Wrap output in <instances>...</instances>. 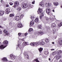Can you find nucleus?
Masks as SVG:
<instances>
[{
	"instance_id": "nucleus-44",
	"label": "nucleus",
	"mask_w": 62,
	"mask_h": 62,
	"mask_svg": "<svg viewBox=\"0 0 62 62\" xmlns=\"http://www.w3.org/2000/svg\"><path fill=\"white\" fill-rule=\"evenodd\" d=\"M6 7H8L9 6V5L8 4H7L6 5Z\"/></svg>"
},
{
	"instance_id": "nucleus-18",
	"label": "nucleus",
	"mask_w": 62,
	"mask_h": 62,
	"mask_svg": "<svg viewBox=\"0 0 62 62\" xmlns=\"http://www.w3.org/2000/svg\"><path fill=\"white\" fill-rule=\"evenodd\" d=\"M55 27V24L54 23H52L51 25V27L54 28Z\"/></svg>"
},
{
	"instance_id": "nucleus-21",
	"label": "nucleus",
	"mask_w": 62,
	"mask_h": 62,
	"mask_svg": "<svg viewBox=\"0 0 62 62\" xmlns=\"http://www.w3.org/2000/svg\"><path fill=\"white\" fill-rule=\"evenodd\" d=\"M2 60L5 61H8V60L6 57H4V58H3Z\"/></svg>"
},
{
	"instance_id": "nucleus-13",
	"label": "nucleus",
	"mask_w": 62,
	"mask_h": 62,
	"mask_svg": "<svg viewBox=\"0 0 62 62\" xmlns=\"http://www.w3.org/2000/svg\"><path fill=\"white\" fill-rule=\"evenodd\" d=\"M35 23H34V21L32 20L30 23V25L31 26H32L34 25V24Z\"/></svg>"
},
{
	"instance_id": "nucleus-42",
	"label": "nucleus",
	"mask_w": 62,
	"mask_h": 62,
	"mask_svg": "<svg viewBox=\"0 0 62 62\" xmlns=\"http://www.w3.org/2000/svg\"><path fill=\"white\" fill-rule=\"evenodd\" d=\"M21 46L19 44H18L17 45V46L16 47L17 48H18V47H20V46Z\"/></svg>"
},
{
	"instance_id": "nucleus-19",
	"label": "nucleus",
	"mask_w": 62,
	"mask_h": 62,
	"mask_svg": "<svg viewBox=\"0 0 62 62\" xmlns=\"http://www.w3.org/2000/svg\"><path fill=\"white\" fill-rule=\"evenodd\" d=\"M39 21V19L38 18H36L35 20V21L36 23H38Z\"/></svg>"
},
{
	"instance_id": "nucleus-45",
	"label": "nucleus",
	"mask_w": 62,
	"mask_h": 62,
	"mask_svg": "<svg viewBox=\"0 0 62 62\" xmlns=\"http://www.w3.org/2000/svg\"><path fill=\"white\" fill-rule=\"evenodd\" d=\"M46 19L47 21H48L49 20V18L48 17H46Z\"/></svg>"
},
{
	"instance_id": "nucleus-51",
	"label": "nucleus",
	"mask_w": 62,
	"mask_h": 62,
	"mask_svg": "<svg viewBox=\"0 0 62 62\" xmlns=\"http://www.w3.org/2000/svg\"><path fill=\"white\" fill-rule=\"evenodd\" d=\"M21 35V33H18V36H20V35Z\"/></svg>"
},
{
	"instance_id": "nucleus-58",
	"label": "nucleus",
	"mask_w": 62,
	"mask_h": 62,
	"mask_svg": "<svg viewBox=\"0 0 62 62\" xmlns=\"http://www.w3.org/2000/svg\"><path fill=\"white\" fill-rule=\"evenodd\" d=\"M27 58L28 59H29V57H27Z\"/></svg>"
},
{
	"instance_id": "nucleus-30",
	"label": "nucleus",
	"mask_w": 62,
	"mask_h": 62,
	"mask_svg": "<svg viewBox=\"0 0 62 62\" xmlns=\"http://www.w3.org/2000/svg\"><path fill=\"white\" fill-rule=\"evenodd\" d=\"M44 54H49V52L47 51H45L44 52Z\"/></svg>"
},
{
	"instance_id": "nucleus-53",
	"label": "nucleus",
	"mask_w": 62,
	"mask_h": 62,
	"mask_svg": "<svg viewBox=\"0 0 62 62\" xmlns=\"http://www.w3.org/2000/svg\"><path fill=\"white\" fill-rule=\"evenodd\" d=\"M40 19H41L42 18V16H40Z\"/></svg>"
},
{
	"instance_id": "nucleus-38",
	"label": "nucleus",
	"mask_w": 62,
	"mask_h": 62,
	"mask_svg": "<svg viewBox=\"0 0 62 62\" xmlns=\"http://www.w3.org/2000/svg\"><path fill=\"white\" fill-rule=\"evenodd\" d=\"M34 17L33 16H31V20H34Z\"/></svg>"
},
{
	"instance_id": "nucleus-64",
	"label": "nucleus",
	"mask_w": 62,
	"mask_h": 62,
	"mask_svg": "<svg viewBox=\"0 0 62 62\" xmlns=\"http://www.w3.org/2000/svg\"><path fill=\"white\" fill-rule=\"evenodd\" d=\"M8 34H6V35H8Z\"/></svg>"
},
{
	"instance_id": "nucleus-28",
	"label": "nucleus",
	"mask_w": 62,
	"mask_h": 62,
	"mask_svg": "<svg viewBox=\"0 0 62 62\" xmlns=\"http://www.w3.org/2000/svg\"><path fill=\"white\" fill-rule=\"evenodd\" d=\"M3 32L4 33H6V34H7V33H8V31L7 30L5 29L3 30Z\"/></svg>"
},
{
	"instance_id": "nucleus-9",
	"label": "nucleus",
	"mask_w": 62,
	"mask_h": 62,
	"mask_svg": "<svg viewBox=\"0 0 62 62\" xmlns=\"http://www.w3.org/2000/svg\"><path fill=\"white\" fill-rule=\"evenodd\" d=\"M6 46L3 47L4 45H1L0 46V49H1V50H2V49H4L5 47H7V45H6Z\"/></svg>"
},
{
	"instance_id": "nucleus-62",
	"label": "nucleus",
	"mask_w": 62,
	"mask_h": 62,
	"mask_svg": "<svg viewBox=\"0 0 62 62\" xmlns=\"http://www.w3.org/2000/svg\"><path fill=\"white\" fill-rule=\"evenodd\" d=\"M0 28H1V26H0Z\"/></svg>"
},
{
	"instance_id": "nucleus-2",
	"label": "nucleus",
	"mask_w": 62,
	"mask_h": 62,
	"mask_svg": "<svg viewBox=\"0 0 62 62\" xmlns=\"http://www.w3.org/2000/svg\"><path fill=\"white\" fill-rule=\"evenodd\" d=\"M22 8H25L28 7V4L26 3H23L22 4Z\"/></svg>"
},
{
	"instance_id": "nucleus-60",
	"label": "nucleus",
	"mask_w": 62,
	"mask_h": 62,
	"mask_svg": "<svg viewBox=\"0 0 62 62\" xmlns=\"http://www.w3.org/2000/svg\"><path fill=\"white\" fill-rule=\"evenodd\" d=\"M61 8H62V6H61Z\"/></svg>"
},
{
	"instance_id": "nucleus-6",
	"label": "nucleus",
	"mask_w": 62,
	"mask_h": 62,
	"mask_svg": "<svg viewBox=\"0 0 62 62\" xmlns=\"http://www.w3.org/2000/svg\"><path fill=\"white\" fill-rule=\"evenodd\" d=\"M42 8H39L38 11H37L38 14H40L42 12Z\"/></svg>"
},
{
	"instance_id": "nucleus-31",
	"label": "nucleus",
	"mask_w": 62,
	"mask_h": 62,
	"mask_svg": "<svg viewBox=\"0 0 62 62\" xmlns=\"http://www.w3.org/2000/svg\"><path fill=\"white\" fill-rule=\"evenodd\" d=\"M33 61L34 62H35V61H36V62H39V61L37 59L34 60Z\"/></svg>"
},
{
	"instance_id": "nucleus-56",
	"label": "nucleus",
	"mask_w": 62,
	"mask_h": 62,
	"mask_svg": "<svg viewBox=\"0 0 62 62\" xmlns=\"http://www.w3.org/2000/svg\"><path fill=\"white\" fill-rule=\"evenodd\" d=\"M52 43L53 44H54V42H53Z\"/></svg>"
},
{
	"instance_id": "nucleus-23",
	"label": "nucleus",
	"mask_w": 62,
	"mask_h": 62,
	"mask_svg": "<svg viewBox=\"0 0 62 62\" xmlns=\"http://www.w3.org/2000/svg\"><path fill=\"white\" fill-rule=\"evenodd\" d=\"M3 43L4 44H8V41L7 40H5L3 42Z\"/></svg>"
},
{
	"instance_id": "nucleus-10",
	"label": "nucleus",
	"mask_w": 62,
	"mask_h": 62,
	"mask_svg": "<svg viewBox=\"0 0 62 62\" xmlns=\"http://www.w3.org/2000/svg\"><path fill=\"white\" fill-rule=\"evenodd\" d=\"M5 12L4 11H0V16H3Z\"/></svg>"
},
{
	"instance_id": "nucleus-37",
	"label": "nucleus",
	"mask_w": 62,
	"mask_h": 62,
	"mask_svg": "<svg viewBox=\"0 0 62 62\" xmlns=\"http://www.w3.org/2000/svg\"><path fill=\"white\" fill-rule=\"evenodd\" d=\"M56 52L54 51L53 53H52V54H56Z\"/></svg>"
},
{
	"instance_id": "nucleus-54",
	"label": "nucleus",
	"mask_w": 62,
	"mask_h": 62,
	"mask_svg": "<svg viewBox=\"0 0 62 62\" xmlns=\"http://www.w3.org/2000/svg\"><path fill=\"white\" fill-rule=\"evenodd\" d=\"M38 34V33H37V32H35L34 33L35 35H36V34Z\"/></svg>"
},
{
	"instance_id": "nucleus-17",
	"label": "nucleus",
	"mask_w": 62,
	"mask_h": 62,
	"mask_svg": "<svg viewBox=\"0 0 62 62\" xmlns=\"http://www.w3.org/2000/svg\"><path fill=\"white\" fill-rule=\"evenodd\" d=\"M42 42H40L41 41H40V45H44L45 43L44 42H43V41H42V40H41Z\"/></svg>"
},
{
	"instance_id": "nucleus-20",
	"label": "nucleus",
	"mask_w": 62,
	"mask_h": 62,
	"mask_svg": "<svg viewBox=\"0 0 62 62\" xmlns=\"http://www.w3.org/2000/svg\"><path fill=\"white\" fill-rule=\"evenodd\" d=\"M22 9V8L20 7H17V10L18 11H20Z\"/></svg>"
},
{
	"instance_id": "nucleus-43",
	"label": "nucleus",
	"mask_w": 62,
	"mask_h": 62,
	"mask_svg": "<svg viewBox=\"0 0 62 62\" xmlns=\"http://www.w3.org/2000/svg\"><path fill=\"white\" fill-rule=\"evenodd\" d=\"M9 4L10 5H11V6H12L13 4V3H12V2H10L9 3Z\"/></svg>"
},
{
	"instance_id": "nucleus-11",
	"label": "nucleus",
	"mask_w": 62,
	"mask_h": 62,
	"mask_svg": "<svg viewBox=\"0 0 62 62\" xmlns=\"http://www.w3.org/2000/svg\"><path fill=\"white\" fill-rule=\"evenodd\" d=\"M22 45L23 46H26L27 45H28V43H27L26 42H25L23 43Z\"/></svg>"
},
{
	"instance_id": "nucleus-33",
	"label": "nucleus",
	"mask_w": 62,
	"mask_h": 62,
	"mask_svg": "<svg viewBox=\"0 0 62 62\" xmlns=\"http://www.w3.org/2000/svg\"><path fill=\"white\" fill-rule=\"evenodd\" d=\"M33 30V29L31 28L29 30V32H31Z\"/></svg>"
},
{
	"instance_id": "nucleus-16",
	"label": "nucleus",
	"mask_w": 62,
	"mask_h": 62,
	"mask_svg": "<svg viewBox=\"0 0 62 62\" xmlns=\"http://www.w3.org/2000/svg\"><path fill=\"white\" fill-rule=\"evenodd\" d=\"M38 34H40V35H42L43 34H44V32H42L40 31H39L38 32Z\"/></svg>"
},
{
	"instance_id": "nucleus-1",
	"label": "nucleus",
	"mask_w": 62,
	"mask_h": 62,
	"mask_svg": "<svg viewBox=\"0 0 62 62\" xmlns=\"http://www.w3.org/2000/svg\"><path fill=\"white\" fill-rule=\"evenodd\" d=\"M14 5L12 7L14 8H17V7L19 6V2L18 1H16L14 2Z\"/></svg>"
},
{
	"instance_id": "nucleus-55",
	"label": "nucleus",
	"mask_w": 62,
	"mask_h": 62,
	"mask_svg": "<svg viewBox=\"0 0 62 62\" xmlns=\"http://www.w3.org/2000/svg\"><path fill=\"white\" fill-rule=\"evenodd\" d=\"M51 51H54V49H51Z\"/></svg>"
},
{
	"instance_id": "nucleus-59",
	"label": "nucleus",
	"mask_w": 62,
	"mask_h": 62,
	"mask_svg": "<svg viewBox=\"0 0 62 62\" xmlns=\"http://www.w3.org/2000/svg\"><path fill=\"white\" fill-rule=\"evenodd\" d=\"M52 11H53V12H54V10H52Z\"/></svg>"
},
{
	"instance_id": "nucleus-36",
	"label": "nucleus",
	"mask_w": 62,
	"mask_h": 62,
	"mask_svg": "<svg viewBox=\"0 0 62 62\" xmlns=\"http://www.w3.org/2000/svg\"><path fill=\"white\" fill-rule=\"evenodd\" d=\"M41 25H38V28H39V29H41Z\"/></svg>"
},
{
	"instance_id": "nucleus-47",
	"label": "nucleus",
	"mask_w": 62,
	"mask_h": 62,
	"mask_svg": "<svg viewBox=\"0 0 62 62\" xmlns=\"http://www.w3.org/2000/svg\"><path fill=\"white\" fill-rule=\"evenodd\" d=\"M27 54V53L26 52H25L24 53V54Z\"/></svg>"
},
{
	"instance_id": "nucleus-35",
	"label": "nucleus",
	"mask_w": 62,
	"mask_h": 62,
	"mask_svg": "<svg viewBox=\"0 0 62 62\" xmlns=\"http://www.w3.org/2000/svg\"><path fill=\"white\" fill-rule=\"evenodd\" d=\"M30 45H32V46H35L34 42L33 43H30Z\"/></svg>"
},
{
	"instance_id": "nucleus-25",
	"label": "nucleus",
	"mask_w": 62,
	"mask_h": 62,
	"mask_svg": "<svg viewBox=\"0 0 62 62\" xmlns=\"http://www.w3.org/2000/svg\"><path fill=\"white\" fill-rule=\"evenodd\" d=\"M14 16V15L13 14H11L9 15L10 17H12Z\"/></svg>"
},
{
	"instance_id": "nucleus-3",
	"label": "nucleus",
	"mask_w": 62,
	"mask_h": 62,
	"mask_svg": "<svg viewBox=\"0 0 62 62\" xmlns=\"http://www.w3.org/2000/svg\"><path fill=\"white\" fill-rule=\"evenodd\" d=\"M15 19L17 21H19L20 20V16H16L15 17Z\"/></svg>"
},
{
	"instance_id": "nucleus-7",
	"label": "nucleus",
	"mask_w": 62,
	"mask_h": 62,
	"mask_svg": "<svg viewBox=\"0 0 62 62\" xmlns=\"http://www.w3.org/2000/svg\"><path fill=\"white\" fill-rule=\"evenodd\" d=\"M56 58L57 60H58L59 58H60L61 57V55L59 54H57L56 56Z\"/></svg>"
},
{
	"instance_id": "nucleus-52",
	"label": "nucleus",
	"mask_w": 62,
	"mask_h": 62,
	"mask_svg": "<svg viewBox=\"0 0 62 62\" xmlns=\"http://www.w3.org/2000/svg\"><path fill=\"white\" fill-rule=\"evenodd\" d=\"M41 15L42 16H44V14L43 13L41 14Z\"/></svg>"
},
{
	"instance_id": "nucleus-63",
	"label": "nucleus",
	"mask_w": 62,
	"mask_h": 62,
	"mask_svg": "<svg viewBox=\"0 0 62 62\" xmlns=\"http://www.w3.org/2000/svg\"><path fill=\"white\" fill-rule=\"evenodd\" d=\"M27 56H29V55H27Z\"/></svg>"
},
{
	"instance_id": "nucleus-15",
	"label": "nucleus",
	"mask_w": 62,
	"mask_h": 62,
	"mask_svg": "<svg viewBox=\"0 0 62 62\" xmlns=\"http://www.w3.org/2000/svg\"><path fill=\"white\" fill-rule=\"evenodd\" d=\"M5 12L7 13V14H8V13H9V11H8V8H7L6 9V10H5Z\"/></svg>"
},
{
	"instance_id": "nucleus-24",
	"label": "nucleus",
	"mask_w": 62,
	"mask_h": 62,
	"mask_svg": "<svg viewBox=\"0 0 62 62\" xmlns=\"http://www.w3.org/2000/svg\"><path fill=\"white\" fill-rule=\"evenodd\" d=\"M40 6H41L42 7H43L44 6V4L43 3H40Z\"/></svg>"
},
{
	"instance_id": "nucleus-27",
	"label": "nucleus",
	"mask_w": 62,
	"mask_h": 62,
	"mask_svg": "<svg viewBox=\"0 0 62 62\" xmlns=\"http://www.w3.org/2000/svg\"><path fill=\"white\" fill-rule=\"evenodd\" d=\"M62 51L61 50H59L58 51V54H60L61 53H62Z\"/></svg>"
},
{
	"instance_id": "nucleus-48",
	"label": "nucleus",
	"mask_w": 62,
	"mask_h": 62,
	"mask_svg": "<svg viewBox=\"0 0 62 62\" xmlns=\"http://www.w3.org/2000/svg\"><path fill=\"white\" fill-rule=\"evenodd\" d=\"M32 4H35V1H34L33 2H32Z\"/></svg>"
},
{
	"instance_id": "nucleus-57",
	"label": "nucleus",
	"mask_w": 62,
	"mask_h": 62,
	"mask_svg": "<svg viewBox=\"0 0 62 62\" xmlns=\"http://www.w3.org/2000/svg\"><path fill=\"white\" fill-rule=\"evenodd\" d=\"M49 61H50V60H51V59H50V58H49Z\"/></svg>"
},
{
	"instance_id": "nucleus-32",
	"label": "nucleus",
	"mask_w": 62,
	"mask_h": 62,
	"mask_svg": "<svg viewBox=\"0 0 62 62\" xmlns=\"http://www.w3.org/2000/svg\"><path fill=\"white\" fill-rule=\"evenodd\" d=\"M54 4L55 6H57L58 5V3L57 2H55V3H54Z\"/></svg>"
},
{
	"instance_id": "nucleus-50",
	"label": "nucleus",
	"mask_w": 62,
	"mask_h": 62,
	"mask_svg": "<svg viewBox=\"0 0 62 62\" xmlns=\"http://www.w3.org/2000/svg\"><path fill=\"white\" fill-rule=\"evenodd\" d=\"M2 31H1V30H0V34H2Z\"/></svg>"
},
{
	"instance_id": "nucleus-39",
	"label": "nucleus",
	"mask_w": 62,
	"mask_h": 62,
	"mask_svg": "<svg viewBox=\"0 0 62 62\" xmlns=\"http://www.w3.org/2000/svg\"><path fill=\"white\" fill-rule=\"evenodd\" d=\"M23 15H22L20 16V19H22L23 18Z\"/></svg>"
},
{
	"instance_id": "nucleus-29",
	"label": "nucleus",
	"mask_w": 62,
	"mask_h": 62,
	"mask_svg": "<svg viewBox=\"0 0 62 62\" xmlns=\"http://www.w3.org/2000/svg\"><path fill=\"white\" fill-rule=\"evenodd\" d=\"M45 41L47 43V42H48L49 41V39H47V38H46V40H45Z\"/></svg>"
},
{
	"instance_id": "nucleus-49",
	"label": "nucleus",
	"mask_w": 62,
	"mask_h": 62,
	"mask_svg": "<svg viewBox=\"0 0 62 62\" xmlns=\"http://www.w3.org/2000/svg\"><path fill=\"white\" fill-rule=\"evenodd\" d=\"M28 34L27 33H26L25 34H24V36H27V35Z\"/></svg>"
},
{
	"instance_id": "nucleus-22",
	"label": "nucleus",
	"mask_w": 62,
	"mask_h": 62,
	"mask_svg": "<svg viewBox=\"0 0 62 62\" xmlns=\"http://www.w3.org/2000/svg\"><path fill=\"white\" fill-rule=\"evenodd\" d=\"M58 42L59 43L60 45H62V40H59Z\"/></svg>"
},
{
	"instance_id": "nucleus-8",
	"label": "nucleus",
	"mask_w": 62,
	"mask_h": 62,
	"mask_svg": "<svg viewBox=\"0 0 62 62\" xmlns=\"http://www.w3.org/2000/svg\"><path fill=\"white\" fill-rule=\"evenodd\" d=\"M47 5L48 7H50L51 6V3L50 2H48L46 4V7H47Z\"/></svg>"
},
{
	"instance_id": "nucleus-14",
	"label": "nucleus",
	"mask_w": 62,
	"mask_h": 62,
	"mask_svg": "<svg viewBox=\"0 0 62 62\" xmlns=\"http://www.w3.org/2000/svg\"><path fill=\"white\" fill-rule=\"evenodd\" d=\"M10 57H12L11 59H12V60H14L15 58V56H14V55L12 54H11Z\"/></svg>"
},
{
	"instance_id": "nucleus-26",
	"label": "nucleus",
	"mask_w": 62,
	"mask_h": 62,
	"mask_svg": "<svg viewBox=\"0 0 62 62\" xmlns=\"http://www.w3.org/2000/svg\"><path fill=\"white\" fill-rule=\"evenodd\" d=\"M39 50L40 52V53H41V52H42V51L43 50V48L40 47L39 49Z\"/></svg>"
},
{
	"instance_id": "nucleus-5",
	"label": "nucleus",
	"mask_w": 62,
	"mask_h": 62,
	"mask_svg": "<svg viewBox=\"0 0 62 62\" xmlns=\"http://www.w3.org/2000/svg\"><path fill=\"white\" fill-rule=\"evenodd\" d=\"M34 46H38L40 45V42L39 41V42H34Z\"/></svg>"
},
{
	"instance_id": "nucleus-40",
	"label": "nucleus",
	"mask_w": 62,
	"mask_h": 62,
	"mask_svg": "<svg viewBox=\"0 0 62 62\" xmlns=\"http://www.w3.org/2000/svg\"><path fill=\"white\" fill-rule=\"evenodd\" d=\"M0 2L2 4H4V1H3L2 0H1L0 1Z\"/></svg>"
},
{
	"instance_id": "nucleus-4",
	"label": "nucleus",
	"mask_w": 62,
	"mask_h": 62,
	"mask_svg": "<svg viewBox=\"0 0 62 62\" xmlns=\"http://www.w3.org/2000/svg\"><path fill=\"white\" fill-rule=\"evenodd\" d=\"M51 9L50 8H48L46 9V12L47 14H49L51 12Z\"/></svg>"
},
{
	"instance_id": "nucleus-61",
	"label": "nucleus",
	"mask_w": 62,
	"mask_h": 62,
	"mask_svg": "<svg viewBox=\"0 0 62 62\" xmlns=\"http://www.w3.org/2000/svg\"><path fill=\"white\" fill-rule=\"evenodd\" d=\"M1 43L0 42V45H1Z\"/></svg>"
},
{
	"instance_id": "nucleus-46",
	"label": "nucleus",
	"mask_w": 62,
	"mask_h": 62,
	"mask_svg": "<svg viewBox=\"0 0 62 62\" xmlns=\"http://www.w3.org/2000/svg\"><path fill=\"white\" fill-rule=\"evenodd\" d=\"M53 32H55V31H56V30H55V29H53Z\"/></svg>"
},
{
	"instance_id": "nucleus-34",
	"label": "nucleus",
	"mask_w": 62,
	"mask_h": 62,
	"mask_svg": "<svg viewBox=\"0 0 62 62\" xmlns=\"http://www.w3.org/2000/svg\"><path fill=\"white\" fill-rule=\"evenodd\" d=\"M62 25V22H61L59 24V27H60V26H61Z\"/></svg>"
},
{
	"instance_id": "nucleus-12",
	"label": "nucleus",
	"mask_w": 62,
	"mask_h": 62,
	"mask_svg": "<svg viewBox=\"0 0 62 62\" xmlns=\"http://www.w3.org/2000/svg\"><path fill=\"white\" fill-rule=\"evenodd\" d=\"M17 26L18 27H20V28H22L23 27L22 24L20 23H18Z\"/></svg>"
},
{
	"instance_id": "nucleus-41",
	"label": "nucleus",
	"mask_w": 62,
	"mask_h": 62,
	"mask_svg": "<svg viewBox=\"0 0 62 62\" xmlns=\"http://www.w3.org/2000/svg\"><path fill=\"white\" fill-rule=\"evenodd\" d=\"M8 10H9V12H11V11H12V10L11 9L8 8Z\"/></svg>"
}]
</instances>
